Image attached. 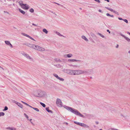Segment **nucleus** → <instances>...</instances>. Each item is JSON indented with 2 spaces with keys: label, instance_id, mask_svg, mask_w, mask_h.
<instances>
[{
  "label": "nucleus",
  "instance_id": "7ed1b4c3",
  "mask_svg": "<svg viewBox=\"0 0 130 130\" xmlns=\"http://www.w3.org/2000/svg\"><path fill=\"white\" fill-rule=\"evenodd\" d=\"M44 92L43 91H39L37 92V95L35 94L34 95L36 97H42L44 95Z\"/></svg>",
  "mask_w": 130,
  "mask_h": 130
},
{
  "label": "nucleus",
  "instance_id": "680f3d73",
  "mask_svg": "<svg viewBox=\"0 0 130 130\" xmlns=\"http://www.w3.org/2000/svg\"><path fill=\"white\" fill-rule=\"evenodd\" d=\"M95 122L96 124H98L99 123V122L98 121H95Z\"/></svg>",
  "mask_w": 130,
  "mask_h": 130
},
{
  "label": "nucleus",
  "instance_id": "6e6d98bb",
  "mask_svg": "<svg viewBox=\"0 0 130 130\" xmlns=\"http://www.w3.org/2000/svg\"><path fill=\"white\" fill-rule=\"evenodd\" d=\"M32 25L36 26H38V25H36V24H34V23H32Z\"/></svg>",
  "mask_w": 130,
  "mask_h": 130
},
{
  "label": "nucleus",
  "instance_id": "b1692460",
  "mask_svg": "<svg viewBox=\"0 0 130 130\" xmlns=\"http://www.w3.org/2000/svg\"><path fill=\"white\" fill-rule=\"evenodd\" d=\"M56 33L57 35H58L60 36H63V35H61L59 32L56 31Z\"/></svg>",
  "mask_w": 130,
  "mask_h": 130
},
{
  "label": "nucleus",
  "instance_id": "f03ea898",
  "mask_svg": "<svg viewBox=\"0 0 130 130\" xmlns=\"http://www.w3.org/2000/svg\"><path fill=\"white\" fill-rule=\"evenodd\" d=\"M56 103L57 106L59 107H61L62 106V103L60 99L58 98L57 99Z\"/></svg>",
  "mask_w": 130,
  "mask_h": 130
},
{
  "label": "nucleus",
  "instance_id": "8fccbe9b",
  "mask_svg": "<svg viewBox=\"0 0 130 130\" xmlns=\"http://www.w3.org/2000/svg\"><path fill=\"white\" fill-rule=\"evenodd\" d=\"M95 1L98 2V3H100V1L99 0H94Z\"/></svg>",
  "mask_w": 130,
  "mask_h": 130
},
{
  "label": "nucleus",
  "instance_id": "72a5a7b5",
  "mask_svg": "<svg viewBox=\"0 0 130 130\" xmlns=\"http://www.w3.org/2000/svg\"><path fill=\"white\" fill-rule=\"evenodd\" d=\"M33 109L38 112L39 111V109L37 108L34 107V108H33Z\"/></svg>",
  "mask_w": 130,
  "mask_h": 130
},
{
  "label": "nucleus",
  "instance_id": "e433bc0d",
  "mask_svg": "<svg viewBox=\"0 0 130 130\" xmlns=\"http://www.w3.org/2000/svg\"><path fill=\"white\" fill-rule=\"evenodd\" d=\"M113 12L115 14H117V15H119L117 11H115V10H113Z\"/></svg>",
  "mask_w": 130,
  "mask_h": 130
},
{
  "label": "nucleus",
  "instance_id": "39448f33",
  "mask_svg": "<svg viewBox=\"0 0 130 130\" xmlns=\"http://www.w3.org/2000/svg\"><path fill=\"white\" fill-rule=\"evenodd\" d=\"M73 72V75H78L81 74V70H74Z\"/></svg>",
  "mask_w": 130,
  "mask_h": 130
},
{
  "label": "nucleus",
  "instance_id": "69168bd1",
  "mask_svg": "<svg viewBox=\"0 0 130 130\" xmlns=\"http://www.w3.org/2000/svg\"><path fill=\"white\" fill-rule=\"evenodd\" d=\"M110 17H114V16L113 15H110Z\"/></svg>",
  "mask_w": 130,
  "mask_h": 130
},
{
  "label": "nucleus",
  "instance_id": "1a4fd4ad",
  "mask_svg": "<svg viewBox=\"0 0 130 130\" xmlns=\"http://www.w3.org/2000/svg\"><path fill=\"white\" fill-rule=\"evenodd\" d=\"M5 42L6 44L9 46L11 48L13 47L12 45L10 43V42L9 41H5Z\"/></svg>",
  "mask_w": 130,
  "mask_h": 130
},
{
  "label": "nucleus",
  "instance_id": "423d86ee",
  "mask_svg": "<svg viewBox=\"0 0 130 130\" xmlns=\"http://www.w3.org/2000/svg\"><path fill=\"white\" fill-rule=\"evenodd\" d=\"M119 34L120 35L122 36L128 42H130V39L128 37H126L125 36L122 34L120 32Z\"/></svg>",
  "mask_w": 130,
  "mask_h": 130
},
{
  "label": "nucleus",
  "instance_id": "dca6fc26",
  "mask_svg": "<svg viewBox=\"0 0 130 130\" xmlns=\"http://www.w3.org/2000/svg\"><path fill=\"white\" fill-rule=\"evenodd\" d=\"M84 114L85 115V116H84V115H83L85 117V118H86V117H87V118L89 117L90 116V115L89 114L85 113H84Z\"/></svg>",
  "mask_w": 130,
  "mask_h": 130
},
{
  "label": "nucleus",
  "instance_id": "13d9d810",
  "mask_svg": "<svg viewBox=\"0 0 130 130\" xmlns=\"http://www.w3.org/2000/svg\"><path fill=\"white\" fill-rule=\"evenodd\" d=\"M4 13H7L8 14H9V13L8 12H7V11H4Z\"/></svg>",
  "mask_w": 130,
  "mask_h": 130
},
{
  "label": "nucleus",
  "instance_id": "9d476101",
  "mask_svg": "<svg viewBox=\"0 0 130 130\" xmlns=\"http://www.w3.org/2000/svg\"><path fill=\"white\" fill-rule=\"evenodd\" d=\"M81 74H88L89 72L88 71V70H81Z\"/></svg>",
  "mask_w": 130,
  "mask_h": 130
},
{
  "label": "nucleus",
  "instance_id": "c03bdc74",
  "mask_svg": "<svg viewBox=\"0 0 130 130\" xmlns=\"http://www.w3.org/2000/svg\"><path fill=\"white\" fill-rule=\"evenodd\" d=\"M70 70H67L66 73L69 74Z\"/></svg>",
  "mask_w": 130,
  "mask_h": 130
},
{
  "label": "nucleus",
  "instance_id": "a211bd4d",
  "mask_svg": "<svg viewBox=\"0 0 130 130\" xmlns=\"http://www.w3.org/2000/svg\"><path fill=\"white\" fill-rule=\"evenodd\" d=\"M82 39H84L85 41H88V39L85 36L83 35L82 36Z\"/></svg>",
  "mask_w": 130,
  "mask_h": 130
},
{
  "label": "nucleus",
  "instance_id": "49530a36",
  "mask_svg": "<svg viewBox=\"0 0 130 130\" xmlns=\"http://www.w3.org/2000/svg\"><path fill=\"white\" fill-rule=\"evenodd\" d=\"M108 10L110 11L111 12H113L114 10H113L111 8H109L108 9Z\"/></svg>",
  "mask_w": 130,
  "mask_h": 130
},
{
  "label": "nucleus",
  "instance_id": "de8ad7c7",
  "mask_svg": "<svg viewBox=\"0 0 130 130\" xmlns=\"http://www.w3.org/2000/svg\"><path fill=\"white\" fill-rule=\"evenodd\" d=\"M32 119H30L29 120L30 121L31 123L33 125H34V124L31 121L32 120Z\"/></svg>",
  "mask_w": 130,
  "mask_h": 130
},
{
  "label": "nucleus",
  "instance_id": "393cba45",
  "mask_svg": "<svg viewBox=\"0 0 130 130\" xmlns=\"http://www.w3.org/2000/svg\"><path fill=\"white\" fill-rule=\"evenodd\" d=\"M40 104L43 107H45L46 105L44 104L41 102H40Z\"/></svg>",
  "mask_w": 130,
  "mask_h": 130
},
{
  "label": "nucleus",
  "instance_id": "c756f323",
  "mask_svg": "<svg viewBox=\"0 0 130 130\" xmlns=\"http://www.w3.org/2000/svg\"><path fill=\"white\" fill-rule=\"evenodd\" d=\"M83 127H85L87 128H89V127L87 125L85 124L84 123V124Z\"/></svg>",
  "mask_w": 130,
  "mask_h": 130
},
{
  "label": "nucleus",
  "instance_id": "774afa93",
  "mask_svg": "<svg viewBox=\"0 0 130 130\" xmlns=\"http://www.w3.org/2000/svg\"><path fill=\"white\" fill-rule=\"evenodd\" d=\"M64 123L66 124L67 125H68V123L67 122H65Z\"/></svg>",
  "mask_w": 130,
  "mask_h": 130
},
{
  "label": "nucleus",
  "instance_id": "9b49d317",
  "mask_svg": "<svg viewBox=\"0 0 130 130\" xmlns=\"http://www.w3.org/2000/svg\"><path fill=\"white\" fill-rule=\"evenodd\" d=\"M22 5H23L24 6V8L25 9L27 10L29 8V6L28 5H27L26 4H22Z\"/></svg>",
  "mask_w": 130,
  "mask_h": 130
},
{
  "label": "nucleus",
  "instance_id": "4468645a",
  "mask_svg": "<svg viewBox=\"0 0 130 130\" xmlns=\"http://www.w3.org/2000/svg\"><path fill=\"white\" fill-rule=\"evenodd\" d=\"M45 109L46 111L48 112H50L52 113H53L52 111L49 109V107H46Z\"/></svg>",
  "mask_w": 130,
  "mask_h": 130
},
{
  "label": "nucleus",
  "instance_id": "473e14b6",
  "mask_svg": "<svg viewBox=\"0 0 130 130\" xmlns=\"http://www.w3.org/2000/svg\"><path fill=\"white\" fill-rule=\"evenodd\" d=\"M8 109V107L6 106H5V107L4 109L3 110V111H5L7 110Z\"/></svg>",
  "mask_w": 130,
  "mask_h": 130
},
{
  "label": "nucleus",
  "instance_id": "bf43d9fd",
  "mask_svg": "<svg viewBox=\"0 0 130 130\" xmlns=\"http://www.w3.org/2000/svg\"><path fill=\"white\" fill-rule=\"evenodd\" d=\"M111 129L112 130H118V129H115V128H112Z\"/></svg>",
  "mask_w": 130,
  "mask_h": 130
},
{
  "label": "nucleus",
  "instance_id": "2eb2a0df",
  "mask_svg": "<svg viewBox=\"0 0 130 130\" xmlns=\"http://www.w3.org/2000/svg\"><path fill=\"white\" fill-rule=\"evenodd\" d=\"M6 129H7L9 130H16V128L14 127H8L6 128Z\"/></svg>",
  "mask_w": 130,
  "mask_h": 130
},
{
  "label": "nucleus",
  "instance_id": "338daca9",
  "mask_svg": "<svg viewBox=\"0 0 130 130\" xmlns=\"http://www.w3.org/2000/svg\"><path fill=\"white\" fill-rule=\"evenodd\" d=\"M99 12H102L101 10H99Z\"/></svg>",
  "mask_w": 130,
  "mask_h": 130
},
{
  "label": "nucleus",
  "instance_id": "5701e85b",
  "mask_svg": "<svg viewBox=\"0 0 130 130\" xmlns=\"http://www.w3.org/2000/svg\"><path fill=\"white\" fill-rule=\"evenodd\" d=\"M43 31L46 34H47L48 33V31L45 29H43Z\"/></svg>",
  "mask_w": 130,
  "mask_h": 130
},
{
  "label": "nucleus",
  "instance_id": "0eeeda50",
  "mask_svg": "<svg viewBox=\"0 0 130 130\" xmlns=\"http://www.w3.org/2000/svg\"><path fill=\"white\" fill-rule=\"evenodd\" d=\"M22 54L23 55L26 57L27 59H31V58L29 56V55L28 54L26 53H25L24 52H23Z\"/></svg>",
  "mask_w": 130,
  "mask_h": 130
},
{
  "label": "nucleus",
  "instance_id": "f3484780",
  "mask_svg": "<svg viewBox=\"0 0 130 130\" xmlns=\"http://www.w3.org/2000/svg\"><path fill=\"white\" fill-rule=\"evenodd\" d=\"M88 71L89 72L88 74H93V70L92 69H90L88 70Z\"/></svg>",
  "mask_w": 130,
  "mask_h": 130
},
{
  "label": "nucleus",
  "instance_id": "4be33fe9",
  "mask_svg": "<svg viewBox=\"0 0 130 130\" xmlns=\"http://www.w3.org/2000/svg\"><path fill=\"white\" fill-rule=\"evenodd\" d=\"M67 57L68 58H70L72 56V55L71 54H69L67 55Z\"/></svg>",
  "mask_w": 130,
  "mask_h": 130
},
{
  "label": "nucleus",
  "instance_id": "412c9836",
  "mask_svg": "<svg viewBox=\"0 0 130 130\" xmlns=\"http://www.w3.org/2000/svg\"><path fill=\"white\" fill-rule=\"evenodd\" d=\"M74 70H70L69 74L70 75H73Z\"/></svg>",
  "mask_w": 130,
  "mask_h": 130
},
{
  "label": "nucleus",
  "instance_id": "7c9ffc66",
  "mask_svg": "<svg viewBox=\"0 0 130 130\" xmlns=\"http://www.w3.org/2000/svg\"><path fill=\"white\" fill-rule=\"evenodd\" d=\"M5 114V113L3 112H0V117L4 116Z\"/></svg>",
  "mask_w": 130,
  "mask_h": 130
},
{
  "label": "nucleus",
  "instance_id": "5fc2aeb1",
  "mask_svg": "<svg viewBox=\"0 0 130 130\" xmlns=\"http://www.w3.org/2000/svg\"><path fill=\"white\" fill-rule=\"evenodd\" d=\"M107 32H108L109 34H110V31L109 30H108V29H107Z\"/></svg>",
  "mask_w": 130,
  "mask_h": 130
},
{
  "label": "nucleus",
  "instance_id": "2f4dec72",
  "mask_svg": "<svg viewBox=\"0 0 130 130\" xmlns=\"http://www.w3.org/2000/svg\"><path fill=\"white\" fill-rule=\"evenodd\" d=\"M55 60L57 62H60L61 61L60 59L58 58H55Z\"/></svg>",
  "mask_w": 130,
  "mask_h": 130
},
{
  "label": "nucleus",
  "instance_id": "f704fd0d",
  "mask_svg": "<svg viewBox=\"0 0 130 130\" xmlns=\"http://www.w3.org/2000/svg\"><path fill=\"white\" fill-rule=\"evenodd\" d=\"M24 115L27 118V119L29 120L28 117L27 116V115L25 113H24Z\"/></svg>",
  "mask_w": 130,
  "mask_h": 130
},
{
  "label": "nucleus",
  "instance_id": "c85d7f7f",
  "mask_svg": "<svg viewBox=\"0 0 130 130\" xmlns=\"http://www.w3.org/2000/svg\"><path fill=\"white\" fill-rule=\"evenodd\" d=\"M97 34L99 35L100 36H101V37H102L103 38H104L105 37L104 36H103L102 34H101V33H99V32L98 33H97Z\"/></svg>",
  "mask_w": 130,
  "mask_h": 130
},
{
  "label": "nucleus",
  "instance_id": "a19ab883",
  "mask_svg": "<svg viewBox=\"0 0 130 130\" xmlns=\"http://www.w3.org/2000/svg\"><path fill=\"white\" fill-rule=\"evenodd\" d=\"M30 39L35 41V40L32 38L30 36H29L28 37Z\"/></svg>",
  "mask_w": 130,
  "mask_h": 130
},
{
  "label": "nucleus",
  "instance_id": "f257e3e1",
  "mask_svg": "<svg viewBox=\"0 0 130 130\" xmlns=\"http://www.w3.org/2000/svg\"><path fill=\"white\" fill-rule=\"evenodd\" d=\"M63 107L66 109L68 111H70L71 112H72L74 114L79 116L81 117L85 118L83 115H82L77 110L71 107L67 106L66 105H64Z\"/></svg>",
  "mask_w": 130,
  "mask_h": 130
},
{
  "label": "nucleus",
  "instance_id": "bb28decb",
  "mask_svg": "<svg viewBox=\"0 0 130 130\" xmlns=\"http://www.w3.org/2000/svg\"><path fill=\"white\" fill-rule=\"evenodd\" d=\"M21 34L22 35H23V36H24L27 37H28V36H29V35H27V34H25V33H23V32Z\"/></svg>",
  "mask_w": 130,
  "mask_h": 130
},
{
  "label": "nucleus",
  "instance_id": "ea45409f",
  "mask_svg": "<svg viewBox=\"0 0 130 130\" xmlns=\"http://www.w3.org/2000/svg\"><path fill=\"white\" fill-rule=\"evenodd\" d=\"M54 66L55 67H61V65L59 64L54 65Z\"/></svg>",
  "mask_w": 130,
  "mask_h": 130
},
{
  "label": "nucleus",
  "instance_id": "6e6552de",
  "mask_svg": "<svg viewBox=\"0 0 130 130\" xmlns=\"http://www.w3.org/2000/svg\"><path fill=\"white\" fill-rule=\"evenodd\" d=\"M53 75L54 76L56 77L57 79L62 81H63L64 80V79H63L60 77L57 74H53Z\"/></svg>",
  "mask_w": 130,
  "mask_h": 130
},
{
  "label": "nucleus",
  "instance_id": "f8f14e48",
  "mask_svg": "<svg viewBox=\"0 0 130 130\" xmlns=\"http://www.w3.org/2000/svg\"><path fill=\"white\" fill-rule=\"evenodd\" d=\"M36 45L34 44H31L29 43V45H28V47L32 48H33L35 49V47H36Z\"/></svg>",
  "mask_w": 130,
  "mask_h": 130
},
{
  "label": "nucleus",
  "instance_id": "3c124183",
  "mask_svg": "<svg viewBox=\"0 0 130 130\" xmlns=\"http://www.w3.org/2000/svg\"><path fill=\"white\" fill-rule=\"evenodd\" d=\"M118 19L120 20H123V19H122V18H120V17H119L118 18Z\"/></svg>",
  "mask_w": 130,
  "mask_h": 130
},
{
  "label": "nucleus",
  "instance_id": "6ab92c4d",
  "mask_svg": "<svg viewBox=\"0 0 130 130\" xmlns=\"http://www.w3.org/2000/svg\"><path fill=\"white\" fill-rule=\"evenodd\" d=\"M19 11L23 14H24L25 13V12L20 9H19Z\"/></svg>",
  "mask_w": 130,
  "mask_h": 130
},
{
  "label": "nucleus",
  "instance_id": "cd10ccee",
  "mask_svg": "<svg viewBox=\"0 0 130 130\" xmlns=\"http://www.w3.org/2000/svg\"><path fill=\"white\" fill-rule=\"evenodd\" d=\"M21 34L22 35H23V36H24L27 37H28V36H29V35H27V34H25V33H23V32Z\"/></svg>",
  "mask_w": 130,
  "mask_h": 130
},
{
  "label": "nucleus",
  "instance_id": "ddd939ff",
  "mask_svg": "<svg viewBox=\"0 0 130 130\" xmlns=\"http://www.w3.org/2000/svg\"><path fill=\"white\" fill-rule=\"evenodd\" d=\"M68 61H69L71 62H74V61H80V60H77L75 59H69L68 60Z\"/></svg>",
  "mask_w": 130,
  "mask_h": 130
},
{
  "label": "nucleus",
  "instance_id": "37998d69",
  "mask_svg": "<svg viewBox=\"0 0 130 130\" xmlns=\"http://www.w3.org/2000/svg\"><path fill=\"white\" fill-rule=\"evenodd\" d=\"M123 21L124 22H125L126 23H128V20L127 19H123Z\"/></svg>",
  "mask_w": 130,
  "mask_h": 130
},
{
  "label": "nucleus",
  "instance_id": "4d7b16f0",
  "mask_svg": "<svg viewBox=\"0 0 130 130\" xmlns=\"http://www.w3.org/2000/svg\"><path fill=\"white\" fill-rule=\"evenodd\" d=\"M106 15L108 16H110V15L109 13H107L106 14Z\"/></svg>",
  "mask_w": 130,
  "mask_h": 130
},
{
  "label": "nucleus",
  "instance_id": "aec40b11",
  "mask_svg": "<svg viewBox=\"0 0 130 130\" xmlns=\"http://www.w3.org/2000/svg\"><path fill=\"white\" fill-rule=\"evenodd\" d=\"M17 103V105L19 106L21 108H23V105L21 104V103H18H18Z\"/></svg>",
  "mask_w": 130,
  "mask_h": 130
},
{
  "label": "nucleus",
  "instance_id": "79ce46f5",
  "mask_svg": "<svg viewBox=\"0 0 130 130\" xmlns=\"http://www.w3.org/2000/svg\"><path fill=\"white\" fill-rule=\"evenodd\" d=\"M21 102L23 103H24V104H25L27 106L28 105H29V104H27V103H26L25 102H24L23 101H21Z\"/></svg>",
  "mask_w": 130,
  "mask_h": 130
},
{
  "label": "nucleus",
  "instance_id": "58836bf2",
  "mask_svg": "<svg viewBox=\"0 0 130 130\" xmlns=\"http://www.w3.org/2000/svg\"><path fill=\"white\" fill-rule=\"evenodd\" d=\"M84 124V123H83L79 122L78 125L83 127Z\"/></svg>",
  "mask_w": 130,
  "mask_h": 130
},
{
  "label": "nucleus",
  "instance_id": "a18cd8bd",
  "mask_svg": "<svg viewBox=\"0 0 130 130\" xmlns=\"http://www.w3.org/2000/svg\"><path fill=\"white\" fill-rule=\"evenodd\" d=\"M74 123L78 125L79 122H76L75 121H74Z\"/></svg>",
  "mask_w": 130,
  "mask_h": 130
},
{
  "label": "nucleus",
  "instance_id": "4c0bfd02",
  "mask_svg": "<svg viewBox=\"0 0 130 130\" xmlns=\"http://www.w3.org/2000/svg\"><path fill=\"white\" fill-rule=\"evenodd\" d=\"M70 66H72L74 67H77L78 66L76 65H73L72 64H71L69 65Z\"/></svg>",
  "mask_w": 130,
  "mask_h": 130
},
{
  "label": "nucleus",
  "instance_id": "603ef678",
  "mask_svg": "<svg viewBox=\"0 0 130 130\" xmlns=\"http://www.w3.org/2000/svg\"><path fill=\"white\" fill-rule=\"evenodd\" d=\"M14 103H15L16 104H17V103H18V102H17V101H15V100H14L13 101V102Z\"/></svg>",
  "mask_w": 130,
  "mask_h": 130
},
{
  "label": "nucleus",
  "instance_id": "c9c22d12",
  "mask_svg": "<svg viewBox=\"0 0 130 130\" xmlns=\"http://www.w3.org/2000/svg\"><path fill=\"white\" fill-rule=\"evenodd\" d=\"M29 11L31 13H33L34 12V10L33 9L31 8L30 9Z\"/></svg>",
  "mask_w": 130,
  "mask_h": 130
},
{
  "label": "nucleus",
  "instance_id": "0e129e2a",
  "mask_svg": "<svg viewBox=\"0 0 130 130\" xmlns=\"http://www.w3.org/2000/svg\"><path fill=\"white\" fill-rule=\"evenodd\" d=\"M119 47V45L118 44H117L116 46V48H118Z\"/></svg>",
  "mask_w": 130,
  "mask_h": 130
},
{
  "label": "nucleus",
  "instance_id": "e2e57ef3",
  "mask_svg": "<svg viewBox=\"0 0 130 130\" xmlns=\"http://www.w3.org/2000/svg\"><path fill=\"white\" fill-rule=\"evenodd\" d=\"M21 1H19V4H20V5H21V6H22V4H20V3H21Z\"/></svg>",
  "mask_w": 130,
  "mask_h": 130
},
{
  "label": "nucleus",
  "instance_id": "09e8293b",
  "mask_svg": "<svg viewBox=\"0 0 130 130\" xmlns=\"http://www.w3.org/2000/svg\"><path fill=\"white\" fill-rule=\"evenodd\" d=\"M29 43H25V44H24L28 46V45H29Z\"/></svg>",
  "mask_w": 130,
  "mask_h": 130
},
{
  "label": "nucleus",
  "instance_id": "a878e982",
  "mask_svg": "<svg viewBox=\"0 0 130 130\" xmlns=\"http://www.w3.org/2000/svg\"><path fill=\"white\" fill-rule=\"evenodd\" d=\"M21 34L22 35H23V36H24L27 37H28V36H29V35H27V34H25V33H23V32Z\"/></svg>",
  "mask_w": 130,
  "mask_h": 130
},
{
  "label": "nucleus",
  "instance_id": "20e7f679",
  "mask_svg": "<svg viewBox=\"0 0 130 130\" xmlns=\"http://www.w3.org/2000/svg\"><path fill=\"white\" fill-rule=\"evenodd\" d=\"M35 49L40 51H44L45 50V49L39 46L36 45Z\"/></svg>",
  "mask_w": 130,
  "mask_h": 130
},
{
  "label": "nucleus",
  "instance_id": "864d4df0",
  "mask_svg": "<svg viewBox=\"0 0 130 130\" xmlns=\"http://www.w3.org/2000/svg\"><path fill=\"white\" fill-rule=\"evenodd\" d=\"M49 11L50 12H51L52 13H53L54 14H55V12H53L52 11H51V10H50V11Z\"/></svg>",
  "mask_w": 130,
  "mask_h": 130
},
{
  "label": "nucleus",
  "instance_id": "052dcab7",
  "mask_svg": "<svg viewBox=\"0 0 130 130\" xmlns=\"http://www.w3.org/2000/svg\"><path fill=\"white\" fill-rule=\"evenodd\" d=\"M28 106H29V107H30L33 108H34V107H32V106H30V105H29H29H28Z\"/></svg>",
  "mask_w": 130,
  "mask_h": 130
}]
</instances>
